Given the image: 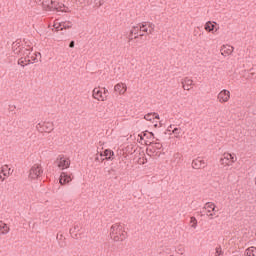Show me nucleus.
Listing matches in <instances>:
<instances>
[{
	"label": "nucleus",
	"instance_id": "f257e3e1",
	"mask_svg": "<svg viewBox=\"0 0 256 256\" xmlns=\"http://www.w3.org/2000/svg\"><path fill=\"white\" fill-rule=\"evenodd\" d=\"M110 237L113 241H125L127 239V232L123 230V226L115 223L110 228Z\"/></svg>",
	"mask_w": 256,
	"mask_h": 256
},
{
	"label": "nucleus",
	"instance_id": "f03ea898",
	"mask_svg": "<svg viewBox=\"0 0 256 256\" xmlns=\"http://www.w3.org/2000/svg\"><path fill=\"white\" fill-rule=\"evenodd\" d=\"M43 173L41 165L35 164L31 167L29 177L30 179H39Z\"/></svg>",
	"mask_w": 256,
	"mask_h": 256
},
{
	"label": "nucleus",
	"instance_id": "7ed1b4c3",
	"mask_svg": "<svg viewBox=\"0 0 256 256\" xmlns=\"http://www.w3.org/2000/svg\"><path fill=\"white\" fill-rule=\"evenodd\" d=\"M100 157H105L106 161H113L115 159V152L111 149H106L100 153ZM105 159L103 158L101 162L105 161Z\"/></svg>",
	"mask_w": 256,
	"mask_h": 256
},
{
	"label": "nucleus",
	"instance_id": "20e7f679",
	"mask_svg": "<svg viewBox=\"0 0 256 256\" xmlns=\"http://www.w3.org/2000/svg\"><path fill=\"white\" fill-rule=\"evenodd\" d=\"M57 165L59 167V169H67L69 168V165H71V161H69V159H66L63 156H58L57 158Z\"/></svg>",
	"mask_w": 256,
	"mask_h": 256
},
{
	"label": "nucleus",
	"instance_id": "39448f33",
	"mask_svg": "<svg viewBox=\"0 0 256 256\" xmlns=\"http://www.w3.org/2000/svg\"><path fill=\"white\" fill-rule=\"evenodd\" d=\"M230 98L231 92H229V90L224 89L218 94V100L220 101V103H227Z\"/></svg>",
	"mask_w": 256,
	"mask_h": 256
},
{
	"label": "nucleus",
	"instance_id": "423d86ee",
	"mask_svg": "<svg viewBox=\"0 0 256 256\" xmlns=\"http://www.w3.org/2000/svg\"><path fill=\"white\" fill-rule=\"evenodd\" d=\"M37 129L41 133H43V131L45 133H51V131H53V124L52 123H43V124L38 123Z\"/></svg>",
	"mask_w": 256,
	"mask_h": 256
},
{
	"label": "nucleus",
	"instance_id": "0eeeda50",
	"mask_svg": "<svg viewBox=\"0 0 256 256\" xmlns=\"http://www.w3.org/2000/svg\"><path fill=\"white\" fill-rule=\"evenodd\" d=\"M192 167L194 169H205L207 167V163H205V160H201V158H197L192 161Z\"/></svg>",
	"mask_w": 256,
	"mask_h": 256
},
{
	"label": "nucleus",
	"instance_id": "6e6552de",
	"mask_svg": "<svg viewBox=\"0 0 256 256\" xmlns=\"http://www.w3.org/2000/svg\"><path fill=\"white\" fill-rule=\"evenodd\" d=\"M73 181V178L71 175H69L67 172H62L60 175L59 182L61 185H67V183H71Z\"/></svg>",
	"mask_w": 256,
	"mask_h": 256
},
{
	"label": "nucleus",
	"instance_id": "1a4fd4ad",
	"mask_svg": "<svg viewBox=\"0 0 256 256\" xmlns=\"http://www.w3.org/2000/svg\"><path fill=\"white\" fill-rule=\"evenodd\" d=\"M114 91L119 93V95H123L127 91V85L123 83H118L114 87Z\"/></svg>",
	"mask_w": 256,
	"mask_h": 256
},
{
	"label": "nucleus",
	"instance_id": "9d476101",
	"mask_svg": "<svg viewBox=\"0 0 256 256\" xmlns=\"http://www.w3.org/2000/svg\"><path fill=\"white\" fill-rule=\"evenodd\" d=\"M235 48L231 45H227V46H223L221 48V55H223L224 57H227V55H231V53H233V50Z\"/></svg>",
	"mask_w": 256,
	"mask_h": 256
},
{
	"label": "nucleus",
	"instance_id": "9b49d317",
	"mask_svg": "<svg viewBox=\"0 0 256 256\" xmlns=\"http://www.w3.org/2000/svg\"><path fill=\"white\" fill-rule=\"evenodd\" d=\"M55 5V0H47L42 2V6L44 9H47L48 11H53V7L57 8Z\"/></svg>",
	"mask_w": 256,
	"mask_h": 256
},
{
	"label": "nucleus",
	"instance_id": "f8f14e48",
	"mask_svg": "<svg viewBox=\"0 0 256 256\" xmlns=\"http://www.w3.org/2000/svg\"><path fill=\"white\" fill-rule=\"evenodd\" d=\"M73 27V23L71 22H62L57 27H55L56 31H63V29H71Z\"/></svg>",
	"mask_w": 256,
	"mask_h": 256
},
{
	"label": "nucleus",
	"instance_id": "ddd939ff",
	"mask_svg": "<svg viewBox=\"0 0 256 256\" xmlns=\"http://www.w3.org/2000/svg\"><path fill=\"white\" fill-rule=\"evenodd\" d=\"M93 97H94V99H97L98 101H103V91H101V89H99V88H94Z\"/></svg>",
	"mask_w": 256,
	"mask_h": 256
},
{
	"label": "nucleus",
	"instance_id": "4468645a",
	"mask_svg": "<svg viewBox=\"0 0 256 256\" xmlns=\"http://www.w3.org/2000/svg\"><path fill=\"white\" fill-rule=\"evenodd\" d=\"M10 229L9 226L3 221H0V235H7L9 233Z\"/></svg>",
	"mask_w": 256,
	"mask_h": 256
},
{
	"label": "nucleus",
	"instance_id": "2eb2a0df",
	"mask_svg": "<svg viewBox=\"0 0 256 256\" xmlns=\"http://www.w3.org/2000/svg\"><path fill=\"white\" fill-rule=\"evenodd\" d=\"M203 209H205L207 211V213H211V211L215 212V209H217V206L213 202H207L204 205Z\"/></svg>",
	"mask_w": 256,
	"mask_h": 256
},
{
	"label": "nucleus",
	"instance_id": "dca6fc26",
	"mask_svg": "<svg viewBox=\"0 0 256 256\" xmlns=\"http://www.w3.org/2000/svg\"><path fill=\"white\" fill-rule=\"evenodd\" d=\"M0 171L4 177H9V175H11V173H13V170L11 168H9V165H4Z\"/></svg>",
	"mask_w": 256,
	"mask_h": 256
},
{
	"label": "nucleus",
	"instance_id": "f3484780",
	"mask_svg": "<svg viewBox=\"0 0 256 256\" xmlns=\"http://www.w3.org/2000/svg\"><path fill=\"white\" fill-rule=\"evenodd\" d=\"M182 85H183V89H185V91H189V87H191V85H193V80L189 79V78H185L182 81Z\"/></svg>",
	"mask_w": 256,
	"mask_h": 256
},
{
	"label": "nucleus",
	"instance_id": "a211bd4d",
	"mask_svg": "<svg viewBox=\"0 0 256 256\" xmlns=\"http://www.w3.org/2000/svg\"><path fill=\"white\" fill-rule=\"evenodd\" d=\"M204 29L205 31H208V33H211L212 31H215V24H213L211 21H208L206 22Z\"/></svg>",
	"mask_w": 256,
	"mask_h": 256
},
{
	"label": "nucleus",
	"instance_id": "6ab92c4d",
	"mask_svg": "<svg viewBox=\"0 0 256 256\" xmlns=\"http://www.w3.org/2000/svg\"><path fill=\"white\" fill-rule=\"evenodd\" d=\"M63 9H65V4L54 2V6L52 7V11H63Z\"/></svg>",
	"mask_w": 256,
	"mask_h": 256
},
{
	"label": "nucleus",
	"instance_id": "aec40b11",
	"mask_svg": "<svg viewBox=\"0 0 256 256\" xmlns=\"http://www.w3.org/2000/svg\"><path fill=\"white\" fill-rule=\"evenodd\" d=\"M140 33H147V35H151L149 33V28L147 27V22L140 23Z\"/></svg>",
	"mask_w": 256,
	"mask_h": 256
},
{
	"label": "nucleus",
	"instance_id": "412c9836",
	"mask_svg": "<svg viewBox=\"0 0 256 256\" xmlns=\"http://www.w3.org/2000/svg\"><path fill=\"white\" fill-rule=\"evenodd\" d=\"M141 27V24L139 23L137 26H133L132 30L130 31V36L131 35H139V33L141 32V29H139Z\"/></svg>",
	"mask_w": 256,
	"mask_h": 256
},
{
	"label": "nucleus",
	"instance_id": "4be33fe9",
	"mask_svg": "<svg viewBox=\"0 0 256 256\" xmlns=\"http://www.w3.org/2000/svg\"><path fill=\"white\" fill-rule=\"evenodd\" d=\"M25 63H28V65H29V63H31L29 56L24 57V58L22 57L18 60V65H21V67H25Z\"/></svg>",
	"mask_w": 256,
	"mask_h": 256
},
{
	"label": "nucleus",
	"instance_id": "5701e85b",
	"mask_svg": "<svg viewBox=\"0 0 256 256\" xmlns=\"http://www.w3.org/2000/svg\"><path fill=\"white\" fill-rule=\"evenodd\" d=\"M190 224L193 229H197V218L191 217L190 218Z\"/></svg>",
	"mask_w": 256,
	"mask_h": 256
},
{
	"label": "nucleus",
	"instance_id": "b1692460",
	"mask_svg": "<svg viewBox=\"0 0 256 256\" xmlns=\"http://www.w3.org/2000/svg\"><path fill=\"white\" fill-rule=\"evenodd\" d=\"M102 92V101H105V99H107L108 95H109V90H107V88H103Z\"/></svg>",
	"mask_w": 256,
	"mask_h": 256
},
{
	"label": "nucleus",
	"instance_id": "393cba45",
	"mask_svg": "<svg viewBox=\"0 0 256 256\" xmlns=\"http://www.w3.org/2000/svg\"><path fill=\"white\" fill-rule=\"evenodd\" d=\"M172 133L174 134V135H176V137L177 138H179V135H181V128H174L173 130H172Z\"/></svg>",
	"mask_w": 256,
	"mask_h": 256
},
{
	"label": "nucleus",
	"instance_id": "a878e982",
	"mask_svg": "<svg viewBox=\"0 0 256 256\" xmlns=\"http://www.w3.org/2000/svg\"><path fill=\"white\" fill-rule=\"evenodd\" d=\"M229 157H230V165H233V163L237 161V156H235V154L229 153Z\"/></svg>",
	"mask_w": 256,
	"mask_h": 256
},
{
	"label": "nucleus",
	"instance_id": "bb28decb",
	"mask_svg": "<svg viewBox=\"0 0 256 256\" xmlns=\"http://www.w3.org/2000/svg\"><path fill=\"white\" fill-rule=\"evenodd\" d=\"M149 34H153V31H155V24L149 23L148 24Z\"/></svg>",
	"mask_w": 256,
	"mask_h": 256
},
{
	"label": "nucleus",
	"instance_id": "cd10ccee",
	"mask_svg": "<svg viewBox=\"0 0 256 256\" xmlns=\"http://www.w3.org/2000/svg\"><path fill=\"white\" fill-rule=\"evenodd\" d=\"M144 119H146V121H153V113H148L144 116Z\"/></svg>",
	"mask_w": 256,
	"mask_h": 256
},
{
	"label": "nucleus",
	"instance_id": "c85d7f7f",
	"mask_svg": "<svg viewBox=\"0 0 256 256\" xmlns=\"http://www.w3.org/2000/svg\"><path fill=\"white\" fill-rule=\"evenodd\" d=\"M216 256H223V250L221 249V246L216 247Z\"/></svg>",
	"mask_w": 256,
	"mask_h": 256
},
{
	"label": "nucleus",
	"instance_id": "c756f323",
	"mask_svg": "<svg viewBox=\"0 0 256 256\" xmlns=\"http://www.w3.org/2000/svg\"><path fill=\"white\" fill-rule=\"evenodd\" d=\"M221 165H231V162L229 160H226L225 158L220 159Z\"/></svg>",
	"mask_w": 256,
	"mask_h": 256
},
{
	"label": "nucleus",
	"instance_id": "7c9ffc66",
	"mask_svg": "<svg viewBox=\"0 0 256 256\" xmlns=\"http://www.w3.org/2000/svg\"><path fill=\"white\" fill-rule=\"evenodd\" d=\"M245 256H253L251 247H249L248 249L245 250Z\"/></svg>",
	"mask_w": 256,
	"mask_h": 256
},
{
	"label": "nucleus",
	"instance_id": "2f4dec72",
	"mask_svg": "<svg viewBox=\"0 0 256 256\" xmlns=\"http://www.w3.org/2000/svg\"><path fill=\"white\" fill-rule=\"evenodd\" d=\"M108 175H110V177H115V169L111 168L108 170Z\"/></svg>",
	"mask_w": 256,
	"mask_h": 256
},
{
	"label": "nucleus",
	"instance_id": "473e14b6",
	"mask_svg": "<svg viewBox=\"0 0 256 256\" xmlns=\"http://www.w3.org/2000/svg\"><path fill=\"white\" fill-rule=\"evenodd\" d=\"M139 37H145V34H143V32H139L136 36H134V39H139Z\"/></svg>",
	"mask_w": 256,
	"mask_h": 256
},
{
	"label": "nucleus",
	"instance_id": "72a5a7b5",
	"mask_svg": "<svg viewBox=\"0 0 256 256\" xmlns=\"http://www.w3.org/2000/svg\"><path fill=\"white\" fill-rule=\"evenodd\" d=\"M223 158H224L226 161H230L229 153H224Z\"/></svg>",
	"mask_w": 256,
	"mask_h": 256
},
{
	"label": "nucleus",
	"instance_id": "f704fd0d",
	"mask_svg": "<svg viewBox=\"0 0 256 256\" xmlns=\"http://www.w3.org/2000/svg\"><path fill=\"white\" fill-rule=\"evenodd\" d=\"M69 47H70V49H73V48H75V41H70V43H69Z\"/></svg>",
	"mask_w": 256,
	"mask_h": 256
},
{
	"label": "nucleus",
	"instance_id": "c9c22d12",
	"mask_svg": "<svg viewBox=\"0 0 256 256\" xmlns=\"http://www.w3.org/2000/svg\"><path fill=\"white\" fill-rule=\"evenodd\" d=\"M251 249H252V256H256V247L251 246Z\"/></svg>",
	"mask_w": 256,
	"mask_h": 256
},
{
	"label": "nucleus",
	"instance_id": "e433bc0d",
	"mask_svg": "<svg viewBox=\"0 0 256 256\" xmlns=\"http://www.w3.org/2000/svg\"><path fill=\"white\" fill-rule=\"evenodd\" d=\"M56 239H58V241H61V239H63V234H57Z\"/></svg>",
	"mask_w": 256,
	"mask_h": 256
},
{
	"label": "nucleus",
	"instance_id": "4c0bfd02",
	"mask_svg": "<svg viewBox=\"0 0 256 256\" xmlns=\"http://www.w3.org/2000/svg\"><path fill=\"white\" fill-rule=\"evenodd\" d=\"M79 229H80L79 224L74 225V231H79Z\"/></svg>",
	"mask_w": 256,
	"mask_h": 256
},
{
	"label": "nucleus",
	"instance_id": "58836bf2",
	"mask_svg": "<svg viewBox=\"0 0 256 256\" xmlns=\"http://www.w3.org/2000/svg\"><path fill=\"white\" fill-rule=\"evenodd\" d=\"M72 239H79V234H72Z\"/></svg>",
	"mask_w": 256,
	"mask_h": 256
},
{
	"label": "nucleus",
	"instance_id": "ea45409f",
	"mask_svg": "<svg viewBox=\"0 0 256 256\" xmlns=\"http://www.w3.org/2000/svg\"><path fill=\"white\" fill-rule=\"evenodd\" d=\"M152 114H153V118H154V119H159V115H158L157 113L154 112V113H152Z\"/></svg>",
	"mask_w": 256,
	"mask_h": 256
},
{
	"label": "nucleus",
	"instance_id": "a19ab883",
	"mask_svg": "<svg viewBox=\"0 0 256 256\" xmlns=\"http://www.w3.org/2000/svg\"><path fill=\"white\" fill-rule=\"evenodd\" d=\"M215 215V212L211 213L210 214H207L208 217H211V219H213V216Z\"/></svg>",
	"mask_w": 256,
	"mask_h": 256
},
{
	"label": "nucleus",
	"instance_id": "79ce46f5",
	"mask_svg": "<svg viewBox=\"0 0 256 256\" xmlns=\"http://www.w3.org/2000/svg\"><path fill=\"white\" fill-rule=\"evenodd\" d=\"M77 230H75V228H71L70 229V234L73 235V233H75Z\"/></svg>",
	"mask_w": 256,
	"mask_h": 256
},
{
	"label": "nucleus",
	"instance_id": "37998d69",
	"mask_svg": "<svg viewBox=\"0 0 256 256\" xmlns=\"http://www.w3.org/2000/svg\"><path fill=\"white\" fill-rule=\"evenodd\" d=\"M157 146V149H162L163 145H161V143H156Z\"/></svg>",
	"mask_w": 256,
	"mask_h": 256
},
{
	"label": "nucleus",
	"instance_id": "c03bdc74",
	"mask_svg": "<svg viewBox=\"0 0 256 256\" xmlns=\"http://www.w3.org/2000/svg\"><path fill=\"white\" fill-rule=\"evenodd\" d=\"M1 173H3V172H1V170H0V179H2V181H5V178H3V175H1Z\"/></svg>",
	"mask_w": 256,
	"mask_h": 256
},
{
	"label": "nucleus",
	"instance_id": "a18cd8bd",
	"mask_svg": "<svg viewBox=\"0 0 256 256\" xmlns=\"http://www.w3.org/2000/svg\"><path fill=\"white\" fill-rule=\"evenodd\" d=\"M129 41H133V35L129 34Z\"/></svg>",
	"mask_w": 256,
	"mask_h": 256
},
{
	"label": "nucleus",
	"instance_id": "49530a36",
	"mask_svg": "<svg viewBox=\"0 0 256 256\" xmlns=\"http://www.w3.org/2000/svg\"><path fill=\"white\" fill-rule=\"evenodd\" d=\"M150 137L155 138V134L153 132H150Z\"/></svg>",
	"mask_w": 256,
	"mask_h": 256
},
{
	"label": "nucleus",
	"instance_id": "de8ad7c7",
	"mask_svg": "<svg viewBox=\"0 0 256 256\" xmlns=\"http://www.w3.org/2000/svg\"><path fill=\"white\" fill-rule=\"evenodd\" d=\"M171 129H173V125H170V126L168 127V131H171Z\"/></svg>",
	"mask_w": 256,
	"mask_h": 256
},
{
	"label": "nucleus",
	"instance_id": "09e8293b",
	"mask_svg": "<svg viewBox=\"0 0 256 256\" xmlns=\"http://www.w3.org/2000/svg\"><path fill=\"white\" fill-rule=\"evenodd\" d=\"M32 59H33L34 61H37V56H36V57H32Z\"/></svg>",
	"mask_w": 256,
	"mask_h": 256
},
{
	"label": "nucleus",
	"instance_id": "8fccbe9b",
	"mask_svg": "<svg viewBox=\"0 0 256 256\" xmlns=\"http://www.w3.org/2000/svg\"><path fill=\"white\" fill-rule=\"evenodd\" d=\"M143 136L145 137L147 135V132H142Z\"/></svg>",
	"mask_w": 256,
	"mask_h": 256
},
{
	"label": "nucleus",
	"instance_id": "3c124183",
	"mask_svg": "<svg viewBox=\"0 0 256 256\" xmlns=\"http://www.w3.org/2000/svg\"><path fill=\"white\" fill-rule=\"evenodd\" d=\"M95 161H99V156H97V157L95 158Z\"/></svg>",
	"mask_w": 256,
	"mask_h": 256
},
{
	"label": "nucleus",
	"instance_id": "603ef678",
	"mask_svg": "<svg viewBox=\"0 0 256 256\" xmlns=\"http://www.w3.org/2000/svg\"><path fill=\"white\" fill-rule=\"evenodd\" d=\"M45 1H47V0H42V3H45Z\"/></svg>",
	"mask_w": 256,
	"mask_h": 256
},
{
	"label": "nucleus",
	"instance_id": "864d4df0",
	"mask_svg": "<svg viewBox=\"0 0 256 256\" xmlns=\"http://www.w3.org/2000/svg\"><path fill=\"white\" fill-rule=\"evenodd\" d=\"M36 1H39V3H41V0H36Z\"/></svg>",
	"mask_w": 256,
	"mask_h": 256
},
{
	"label": "nucleus",
	"instance_id": "5fc2aeb1",
	"mask_svg": "<svg viewBox=\"0 0 256 256\" xmlns=\"http://www.w3.org/2000/svg\"><path fill=\"white\" fill-rule=\"evenodd\" d=\"M154 127H157V124H155Z\"/></svg>",
	"mask_w": 256,
	"mask_h": 256
}]
</instances>
